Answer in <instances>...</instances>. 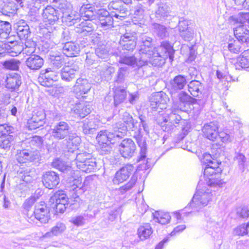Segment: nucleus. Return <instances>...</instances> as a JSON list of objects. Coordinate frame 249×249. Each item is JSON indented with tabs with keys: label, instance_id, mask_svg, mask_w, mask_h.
<instances>
[{
	"label": "nucleus",
	"instance_id": "45",
	"mask_svg": "<svg viewBox=\"0 0 249 249\" xmlns=\"http://www.w3.org/2000/svg\"><path fill=\"white\" fill-rule=\"evenodd\" d=\"M83 184H82V179L81 178L74 179L72 181V187L73 191L76 192L78 190L81 191V193L84 192L83 189Z\"/></svg>",
	"mask_w": 249,
	"mask_h": 249
},
{
	"label": "nucleus",
	"instance_id": "62",
	"mask_svg": "<svg viewBox=\"0 0 249 249\" xmlns=\"http://www.w3.org/2000/svg\"><path fill=\"white\" fill-rule=\"evenodd\" d=\"M87 6H88V5H87L86 6H82L81 7L80 11H81L82 14H83V12H86L85 10L87 9V7H86Z\"/></svg>",
	"mask_w": 249,
	"mask_h": 249
},
{
	"label": "nucleus",
	"instance_id": "24",
	"mask_svg": "<svg viewBox=\"0 0 249 249\" xmlns=\"http://www.w3.org/2000/svg\"><path fill=\"white\" fill-rule=\"evenodd\" d=\"M196 102V98L191 96L185 92H181L179 94V103L180 110L187 112L190 109V106Z\"/></svg>",
	"mask_w": 249,
	"mask_h": 249
},
{
	"label": "nucleus",
	"instance_id": "4",
	"mask_svg": "<svg viewBox=\"0 0 249 249\" xmlns=\"http://www.w3.org/2000/svg\"><path fill=\"white\" fill-rule=\"evenodd\" d=\"M55 214L62 213L66 211L69 205V198L63 190L56 191L50 198Z\"/></svg>",
	"mask_w": 249,
	"mask_h": 249
},
{
	"label": "nucleus",
	"instance_id": "31",
	"mask_svg": "<svg viewBox=\"0 0 249 249\" xmlns=\"http://www.w3.org/2000/svg\"><path fill=\"white\" fill-rule=\"evenodd\" d=\"M203 85L199 81L192 80L188 85V91L194 97L198 96L202 93Z\"/></svg>",
	"mask_w": 249,
	"mask_h": 249
},
{
	"label": "nucleus",
	"instance_id": "3",
	"mask_svg": "<svg viewBox=\"0 0 249 249\" xmlns=\"http://www.w3.org/2000/svg\"><path fill=\"white\" fill-rule=\"evenodd\" d=\"M160 51L157 53L152 60L155 66H161L164 64L168 56L172 62L174 60L175 50L169 42L163 41L160 46Z\"/></svg>",
	"mask_w": 249,
	"mask_h": 249
},
{
	"label": "nucleus",
	"instance_id": "19",
	"mask_svg": "<svg viewBox=\"0 0 249 249\" xmlns=\"http://www.w3.org/2000/svg\"><path fill=\"white\" fill-rule=\"evenodd\" d=\"M70 127L68 124L64 121L59 122L52 130V135L58 140L63 139L70 134Z\"/></svg>",
	"mask_w": 249,
	"mask_h": 249
},
{
	"label": "nucleus",
	"instance_id": "63",
	"mask_svg": "<svg viewBox=\"0 0 249 249\" xmlns=\"http://www.w3.org/2000/svg\"><path fill=\"white\" fill-rule=\"evenodd\" d=\"M30 52H33L35 51V45H34V43H33V46L32 47H30Z\"/></svg>",
	"mask_w": 249,
	"mask_h": 249
},
{
	"label": "nucleus",
	"instance_id": "43",
	"mask_svg": "<svg viewBox=\"0 0 249 249\" xmlns=\"http://www.w3.org/2000/svg\"><path fill=\"white\" fill-rule=\"evenodd\" d=\"M2 65L7 70L12 71L19 70L18 62L14 60H6L3 62Z\"/></svg>",
	"mask_w": 249,
	"mask_h": 249
},
{
	"label": "nucleus",
	"instance_id": "11",
	"mask_svg": "<svg viewBox=\"0 0 249 249\" xmlns=\"http://www.w3.org/2000/svg\"><path fill=\"white\" fill-rule=\"evenodd\" d=\"M41 181L45 188L55 189L60 184V175L54 171H47L43 173Z\"/></svg>",
	"mask_w": 249,
	"mask_h": 249
},
{
	"label": "nucleus",
	"instance_id": "16",
	"mask_svg": "<svg viewBox=\"0 0 249 249\" xmlns=\"http://www.w3.org/2000/svg\"><path fill=\"white\" fill-rule=\"evenodd\" d=\"M43 18L47 28H52L59 19L58 12L51 6H47L43 11Z\"/></svg>",
	"mask_w": 249,
	"mask_h": 249
},
{
	"label": "nucleus",
	"instance_id": "15",
	"mask_svg": "<svg viewBox=\"0 0 249 249\" xmlns=\"http://www.w3.org/2000/svg\"><path fill=\"white\" fill-rule=\"evenodd\" d=\"M219 126L214 122L205 124L201 129L202 135L205 139L215 142L218 138Z\"/></svg>",
	"mask_w": 249,
	"mask_h": 249
},
{
	"label": "nucleus",
	"instance_id": "23",
	"mask_svg": "<svg viewBox=\"0 0 249 249\" xmlns=\"http://www.w3.org/2000/svg\"><path fill=\"white\" fill-rule=\"evenodd\" d=\"M15 158L17 161L20 164L30 163L36 160L34 152L29 151L27 149L18 150L15 155Z\"/></svg>",
	"mask_w": 249,
	"mask_h": 249
},
{
	"label": "nucleus",
	"instance_id": "47",
	"mask_svg": "<svg viewBox=\"0 0 249 249\" xmlns=\"http://www.w3.org/2000/svg\"><path fill=\"white\" fill-rule=\"evenodd\" d=\"M218 138H220L221 141L223 142H227L231 140L229 133L227 130L218 129Z\"/></svg>",
	"mask_w": 249,
	"mask_h": 249
},
{
	"label": "nucleus",
	"instance_id": "51",
	"mask_svg": "<svg viewBox=\"0 0 249 249\" xmlns=\"http://www.w3.org/2000/svg\"><path fill=\"white\" fill-rule=\"evenodd\" d=\"M152 47V43L150 41L148 40L144 41L142 42L141 46L140 51L142 53H146L149 51L150 49Z\"/></svg>",
	"mask_w": 249,
	"mask_h": 249
},
{
	"label": "nucleus",
	"instance_id": "59",
	"mask_svg": "<svg viewBox=\"0 0 249 249\" xmlns=\"http://www.w3.org/2000/svg\"><path fill=\"white\" fill-rule=\"evenodd\" d=\"M137 97V94H133V93H130L129 94V103L132 104L133 103L134 101L135 100L136 98Z\"/></svg>",
	"mask_w": 249,
	"mask_h": 249
},
{
	"label": "nucleus",
	"instance_id": "39",
	"mask_svg": "<svg viewBox=\"0 0 249 249\" xmlns=\"http://www.w3.org/2000/svg\"><path fill=\"white\" fill-rule=\"evenodd\" d=\"M134 124V120L132 116L128 113L125 112L124 114L122 122L120 125L122 128L127 129L128 127Z\"/></svg>",
	"mask_w": 249,
	"mask_h": 249
},
{
	"label": "nucleus",
	"instance_id": "2",
	"mask_svg": "<svg viewBox=\"0 0 249 249\" xmlns=\"http://www.w3.org/2000/svg\"><path fill=\"white\" fill-rule=\"evenodd\" d=\"M59 79V71L51 67H48L40 71L38 80L41 85L49 88L47 91L50 95L56 96L62 93V86L58 84H53Z\"/></svg>",
	"mask_w": 249,
	"mask_h": 249
},
{
	"label": "nucleus",
	"instance_id": "34",
	"mask_svg": "<svg viewBox=\"0 0 249 249\" xmlns=\"http://www.w3.org/2000/svg\"><path fill=\"white\" fill-rule=\"evenodd\" d=\"M187 82L185 77L183 75L175 76L171 83L172 88L175 90L183 89Z\"/></svg>",
	"mask_w": 249,
	"mask_h": 249
},
{
	"label": "nucleus",
	"instance_id": "55",
	"mask_svg": "<svg viewBox=\"0 0 249 249\" xmlns=\"http://www.w3.org/2000/svg\"><path fill=\"white\" fill-rule=\"evenodd\" d=\"M238 214L241 218H248L249 217V209L247 208H242L238 212Z\"/></svg>",
	"mask_w": 249,
	"mask_h": 249
},
{
	"label": "nucleus",
	"instance_id": "37",
	"mask_svg": "<svg viewBox=\"0 0 249 249\" xmlns=\"http://www.w3.org/2000/svg\"><path fill=\"white\" fill-rule=\"evenodd\" d=\"M190 213L184 212V209L178 210L172 213V216L175 224L180 223L182 222L184 217L188 216Z\"/></svg>",
	"mask_w": 249,
	"mask_h": 249
},
{
	"label": "nucleus",
	"instance_id": "56",
	"mask_svg": "<svg viewBox=\"0 0 249 249\" xmlns=\"http://www.w3.org/2000/svg\"><path fill=\"white\" fill-rule=\"evenodd\" d=\"M72 223L76 226H80L84 224L83 217L82 216H77L72 219Z\"/></svg>",
	"mask_w": 249,
	"mask_h": 249
},
{
	"label": "nucleus",
	"instance_id": "40",
	"mask_svg": "<svg viewBox=\"0 0 249 249\" xmlns=\"http://www.w3.org/2000/svg\"><path fill=\"white\" fill-rule=\"evenodd\" d=\"M126 96L125 89H116L113 94L114 100L117 103H121L125 99Z\"/></svg>",
	"mask_w": 249,
	"mask_h": 249
},
{
	"label": "nucleus",
	"instance_id": "6",
	"mask_svg": "<svg viewBox=\"0 0 249 249\" xmlns=\"http://www.w3.org/2000/svg\"><path fill=\"white\" fill-rule=\"evenodd\" d=\"M51 209L47 202L41 200L36 205L32 216L42 224H47L51 219Z\"/></svg>",
	"mask_w": 249,
	"mask_h": 249
},
{
	"label": "nucleus",
	"instance_id": "38",
	"mask_svg": "<svg viewBox=\"0 0 249 249\" xmlns=\"http://www.w3.org/2000/svg\"><path fill=\"white\" fill-rule=\"evenodd\" d=\"M239 42L237 39L235 40L232 38L229 40L228 48L231 53L238 54L241 51L242 47L239 45Z\"/></svg>",
	"mask_w": 249,
	"mask_h": 249
},
{
	"label": "nucleus",
	"instance_id": "35",
	"mask_svg": "<svg viewBox=\"0 0 249 249\" xmlns=\"http://www.w3.org/2000/svg\"><path fill=\"white\" fill-rule=\"evenodd\" d=\"M230 21L232 25L238 23H249V13H241L239 14L238 17L231 16L229 18Z\"/></svg>",
	"mask_w": 249,
	"mask_h": 249
},
{
	"label": "nucleus",
	"instance_id": "14",
	"mask_svg": "<svg viewBox=\"0 0 249 249\" xmlns=\"http://www.w3.org/2000/svg\"><path fill=\"white\" fill-rule=\"evenodd\" d=\"M138 41L135 33H125L121 36L119 42L123 50L128 52L134 51Z\"/></svg>",
	"mask_w": 249,
	"mask_h": 249
},
{
	"label": "nucleus",
	"instance_id": "57",
	"mask_svg": "<svg viewBox=\"0 0 249 249\" xmlns=\"http://www.w3.org/2000/svg\"><path fill=\"white\" fill-rule=\"evenodd\" d=\"M120 3V1L119 0H113L109 2V6L111 9L119 10V6Z\"/></svg>",
	"mask_w": 249,
	"mask_h": 249
},
{
	"label": "nucleus",
	"instance_id": "61",
	"mask_svg": "<svg viewBox=\"0 0 249 249\" xmlns=\"http://www.w3.org/2000/svg\"><path fill=\"white\" fill-rule=\"evenodd\" d=\"M120 2H124V3L125 4H129L131 3L132 0H119Z\"/></svg>",
	"mask_w": 249,
	"mask_h": 249
},
{
	"label": "nucleus",
	"instance_id": "42",
	"mask_svg": "<svg viewBox=\"0 0 249 249\" xmlns=\"http://www.w3.org/2000/svg\"><path fill=\"white\" fill-rule=\"evenodd\" d=\"M120 64L129 66H133L137 64V60L134 55L124 56L119 60Z\"/></svg>",
	"mask_w": 249,
	"mask_h": 249
},
{
	"label": "nucleus",
	"instance_id": "30",
	"mask_svg": "<svg viewBox=\"0 0 249 249\" xmlns=\"http://www.w3.org/2000/svg\"><path fill=\"white\" fill-rule=\"evenodd\" d=\"M5 48L10 53H14L15 54H18L20 53L23 47L19 43L18 40H13L11 37L7 38V41L5 43Z\"/></svg>",
	"mask_w": 249,
	"mask_h": 249
},
{
	"label": "nucleus",
	"instance_id": "64",
	"mask_svg": "<svg viewBox=\"0 0 249 249\" xmlns=\"http://www.w3.org/2000/svg\"><path fill=\"white\" fill-rule=\"evenodd\" d=\"M27 43H29V41H26L24 43L25 44V45L26 46V47L25 48V49H26V48L27 47Z\"/></svg>",
	"mask_w": 249,
	"mask_h": 249
},
{
	"label": "nucleus",
	"instance_id": "49",
	"mask_svg": "<svg viewBox=\"0 0 249 249\" xmlns=\"http://www.w3.org/2000/svg\"><path fill=\"white\" fill-rule=\"evenodd\" d=\"M65 229V226L63 224H59L52 228L51 233L52 234L57 235L62 232Z\"/></svg>",
	"mask_w": 249,
	"mask_h": 249
},
{
	"label": "nucleus",
	"instance_id": "9",
	"mask_svg": "<svg viewBox=\"0 0 249 249\" xmlns=\"http://www.w3.org/2000/svg\"><path fill=\"white\" fill-rule=\"evenodd\" d=\"M22 84L21 75L17 72L6 74L4 80V87L10 92L18 91Z\"/></svg>",
	"mask_w": 249,
	"mask_h": 249
},
{
	"label": "nucleus",
	"instance_id": "5",
	"mask_svg": "<svg viewBox=\"0 0 249 249\" xmlns=\"http://www.w3.org/2000/svg\"><path fill=\"white\" fill-rule=\"evenodd\" d=\"M76 166L80 171L90 173L95 170L96 162L91 154L82 153L77 155Z\"/></svg>",
	"mask_w": 249,
	"mask_h": 249
},
{
	"label": "nucleus",
	"instance_id": "58",
	"mask_svg": "<svg viewBox=\"0 0 249 249\" xmlns=\"http://www.w3.org/2000/svg\"><path fill=\"white\" fill-rule=\"evenodd\" d=\"M167 241V240H163L162 241L158 243V244L155 246V249H163L164 244Z\"/></svg>",
	"mask_w": 249,
	"mask_h": 249
},
{
	"label": "nucleus",
	"instance_id": "7",
	"mask_svg": "<svg viewBox=\"0 0 249 249\" xmlns=\"http://www.w3.org/2000/svg\"><path fill=\"white\" fill-rule=\"evenodd\" d=\"M46 118L47 115L44 110L34 112L27 120L26 127L28 130H33L43 127L46 124Z\"/></svg>",
	"mask_w": 249,
	"mask_h": 249
},
{
	"label": "nucleus",
	"instance_id": "22",
	"mask_svg": "<svg viewBox=\"0 0 249 249\" xmlns=\"http://www.w3.org/2000/svg\"><path fill=\"white\" fill-rule=\"evenodd\" d=\"M62 52L67 57H76L80 52V46L74 41H68L63 44Z\"/></svg>",
	"mask_w": 249,
	"mask_h": 249
},
{
	"label": "nucleus",
	"instance_id": "28",
	"mask_svg": "<svg viewBox=\"0 0 249 249\" xmlns=\"http://www.w3.org/2000/svg\"><path fill=\"white\" fill-rule=\"evenodd\" d=\"M236 69H248L249 68V49L241 53L236 57V61L234 64Z\"/></svg>",
	"mask_w": 249,
	"mask_h": 249
},
{
	"label": "nucleus",
	"instance_id": "10",
	"mask_svg": "<svg viewBox=\"0 0 249 249\" xmlns=\"http://www.w3.org/2000/svg\"><path fill=\"white\" fill-rule=\"evenodd\" d=\"M118 135L107 129L101 130L96 135V142L101 148L109 147L116 142Z\"/></svg>",
	"mask_w": 249,
	"mask_h": 249
},
{
	"label": "nucleus",
	"instance_id": "18",
	"mask_svg": "<svg viewBox=\"0 0 249 249\" xmlns=\"http://www.w3.org/2000/svg\"><path fill=\"white\" fill-rule=\"evenodd\" d=\"M166 94L161 92L156 93L150 100V106L152 111H160L166 108Z\"/></svg>",
	"mask_w": 249,
	"mask_h": 249
},
{
	"label": "nucleus",
	"instance_id": "29",
	"mask_svg": "<svg viewBox=\"0 0 249 249\" xmlns=\"http://www.w3.org/2000/svg\"><path fill=\"white\" fill-rule=\"evenodd\" d=\"M153 229L150 223H143L138 227L137 235L141 240L149 239L153 234Z\"/></svg>",
	"mask_w": 249,
	"mask_h": 249
},
{
	"label": "nucleus",
	"instance_id": "41",
	"mask_svg": "<svg viewBox=\"0 0 249 249\" xmlns=\"http://www.w3.org/2000/svg\"><path fill=\"white\" fill-rule=\"evenodd\" d=\"M11 30V25L8 22L0 21V37H6Z\"/></svg>",
	"mask_w": 249,
	"mask_h": 249
},
{
	"label": "nucleus",
	"instance_id": "13",
	"mask_svg": "<svg viewBox=\"0 0 249 249\" xmlns=\"http://www.w3.org/2000/svg\"><path fill=\"white\" fill-rule=\"evenodd\" d=\"M134 173V166L127 163L116 171L113 178V183L119 185L126 181Z\"/></svg>",
	"mask_w": 249,
	"mask_h": 249
},
{
	"label": "nucleus",
	"instance_id": "17",
	"mask_svg": "<svg viewBox=\"0 0 249 249\" xmlns=\"http://www.w3.org/2000/svg\"><path fill=\"white\" fill-rule=\"evenodd\" d=\"M92 110V106L88 101L76 103L74 108L71 109L72 112L80 119L88 116Z\"/></svg>",
	"mask_w": 249,
	"mask_h": 249
},
{
	"label": "nucleus",
	"instance_id": "36",
	"mask_svg": "<svg viewBox=\"0 0 249 249\" xmlns=\"http://www.w3.org/2000/svg\"><path fill=\"white\" fill-rule=\"evenodd\" d=\"M52 166L62 172L68 171L71 168V166L67 164L66 162L60 160L59 159L54 160L52 162Z\"/></svg>",
	"mask_w": 249,
	"mask_h": 249
},
{
	"label": "nucleus",
	"instance_id": "12",
	"mask_svg": "<svg viewBox=\"0 0 249 249\" xmlns=\"http://www.w3.org/2000/svg\"><path fill=\"white\" fill-rule=\"evenodd\" d=\"M118 151L122 157L129 159L136 153L137 146L132 139L125 138L118 145Z\"/></svg>",
	"mask_w": 249,
	"mask_h": 249
},
{
	"label": "nucleus",
	"instance_id": "53",
	"mask_svg": "<svg viewBox=\"0 0 249 249\" xmlns=\"http://www.w3.org/2000/svg\"><path fill=\"white\" fill-rule=\"evenodd\" d=\"M36 199L35 197H30V198L26 199L23 203L24 208L26 210H28L31 208L32 206L36 203Z\"/></svg>",
	"mask_w": 249,
	"mask_h": 249
},
{
	"label": "nucleus",
	"instance_id": "46",
	"mask_svg": "<svg viewBox=\"0 0 249 249\" xmlns=\"http://www.w3.org/2000/svg\"><path fill=\"white\" fill-rule=\"evenodd\" d=\"M178 30L180 33H182V36L185 37L188 35V23L185 20L180 21L178 24Z\"/></svg>",
	"mask_w": 249,
	"mask_h": 249
},
{
	"label": "nucleus",
	"instance_id": "32",
	"mask_svg": "<svg viewBox=\"0 0 249 249\" xmlns=\"http://www.w3.org/2000/svg\"><path fill=\"white\" fill-rule=\"evenodd\" d=\"M213 195L211 193L208 192H204L200 195H195L193 199L198 204L205 206L207 205L209 202L212 199Z\"/></svg>",
	"mask_w": 249,
	"mask_h": 249
},
{
	"label": "nucleus",
	"instance_id": "48",
	"mask_svg": "<svg viewBox=\"0 0 249 249\" xmlns=\"http://www.w3.org/2000/svg\"><path fill=\"white\" fill-rule=\"evenodd\" d=\"M249 227V223L245 225L244 224L242 225L239 226L237 227L236 231V234L238 235H244L248 234V228Z\"/></svg>",
	"mask_w": 249,
	"mask_h": 249
},
{
	"label": "nucleus",
	"instance_id": "26",
	"mask_svg": "<svg viewBox=\"0 0 249 249\" xmlns=\"http://www.w3.org/2000/svg\"><path fill=\"white\" fill-rule=\"evenodd\" d=\"M44 62L43 58L39 55L31 54L26 59V63L30 70H38L42 67Z\"/></svg>",
	"mask_w": 249,
	"mask_h": 249
},
{
	"label": "nucleus",
	"instance_id": "60",
	"mask_svg": "<svg viewBox=\"0 0 249 249\" xmlns=\"http://www.w3.org/2000/svg\"><path fill=\"white\" fill-rule=\"evenodd\" d=\"M10 111L12 115L16 116L17 113V108L14 106L12 108Z\"/></svg>",
	"mask_w": 249,
	"mask_h": 249
},
{
	"label": "nucleus",
	"instance_id": "20",
	"mask_svg": "<svg viewBox=\"0 0 249 249\" xmlns=\"http://www.w3.org/2000/svg\"><path fill=\"white\" fill-rule=\"evenodd\" d=\"M90 89V84L88 80L78 79L74 85V90L77 98L80 99L86 97L85 94L89 92Z\"/></svg>",
	"mask_w": 249,
	"mask_h": 249
},
{
	"label": "nucleus",
	"instance_id": "1",
	"mask_svg": "<svg viewBox=\"0 0 249 249\" xmlns=\"http://www.w3.org/2000/svg\"><path fill=\"white\" fill-rule=\"evenodd\" d=\"M220 154L204 153L200 159L203 166V175L206 183L210 186L220 187L225 183L222 178L223 171L222 161L218 159Z\"/></svg>",
	"mask_w": 249,
	"mask_h": 249
},
{
	"label": "nucleus",
	"instance_id": "27",
	"mask_svg": "<svg viewBox=\"0 0 249 249\" xmlns=\"http://www.w3.org/2000/svg\"><path fill=\"white\" fill-rule=\"evenodd\" d=\"M76 71L75 66L72 64L65 65L61 71V78L65 81H71L75 78Z\"/></svg>",
	"mask_w": 249,
	"mask_h": 249
},
{
	"label": "nucleus",
	"instance_id": "54",
	"mask_svg": "<svg viewBox=\"0 0 249 249\" xmlns=\"http://www.w3.org/2000/svg\"><path fill=\"white\" fill-rule=\"evenodd\" d=\"M92 124H95V122L93 121L85 122H84L83 125V130L85 133H89L90 130L92 129Z\"/></svg>",
	"mask_w": 249,
	"mask_h": 249
},
{
	"label": "nucleus",
	"instance_id": "52",
	"mask_svg": "<svg viewBox=\"0 0 249 249\" xmlns=\"http://www.w3.org/2000/svg\"><path fill=\"white\" fill-rule=\"evenodd\" d=\"M53 64L56 66H61L65 62L64 57L62 55H57L53 56Z\"/></svg>",
	"mask_w": 249,
	"mask_h": 249
},
{
	"label": "nucleus",
	"instance_id": "50",
	"mask_svg": "<svg viewBox=\"0 0 249 249\" xmlns=\"http://www.w3.org/2000/svg\"><path fill=\"white\" fill-rule=\"evenodd\" d=\"M184 222H182L180 223L177 224V226H176L174 230L171 231L172 235H176L179 234V233L183 231L186 228V226L184 224Z\"/></svg>",
	"mask_w": 249,
	"mask_h": 249
},
{
	"label": "nucleus",
	"instance_id": "44",
	"mask_svg": "<svg viewBox=\"0 0 249 249\" xmlns=\"http://www.w3.org/2000/svg\"><path fill=\"white\" fill-rule=\"evenodd\" d=\"M135 184V181L132 179L130 180L125 184L119 187L118 191L121 194H124L126 192L130 190Z\"/></svg>",
	"mask_w": 249,
	"mask_h": 249
},
{
	"label": "nucleus",
	"instance_id": "21",
	"mask_svg": "<svg viewBox=\"0 0 249 249\" xmlns=\"http://www.w3.org/2000/svg\"><path fill=\"white\" fill-rule=\"evenodd\" d=\"M233 34L237 41L241 44H249V29L243 24L233 29Z\"/></svg>",
	"mask_w": 249,
	"mask_h": 249
},
{
	"label": "nucleus",
	"instance_id": "25",
	"mask_svg": "<svg viewBox=\"0 0 249 249\" xmlns=\"http://www.w3.org/2000/svg\"><path fill=\"white\" fill-rule=\"evenodd\" d=\"M99 24L102 27H112L113 25V16L106 9H101L98 15Z\"/></svg>",
	"mask_w": 249,
	"mask_h": 249
},
{
	"label": "nucleus",
	"instance_id": "8",
	"mask_svg": "<svg viewBox=\"0 0 249 249\" xmlns=\"http://www.w3.org/2000/svg\"><path fill=\"white\" fill-rule=\"evenodd\" d=\"M12 126L7 124H0V147L3 149L10 148L14 141L12 134Z\"/></svg>",
	"mask_w": 249,
	"mask_h": 249
},
{
	"label": "nucleus",
	"instance_id": "33",
	"mask_svg": "<svg viewBox=\"0 0 249 249\" xmlns=\"http://www.w3.org/2000/svg\"><path fill=\"white\" fill-rule=\"evenodd\" d=\"M171 216L167 212L156 211L154 213V218L156 221L161 224H166L171 220Z\"/></svg>",
	"mask_w": 249,
	"mask_h": 249
}]
</instances>
